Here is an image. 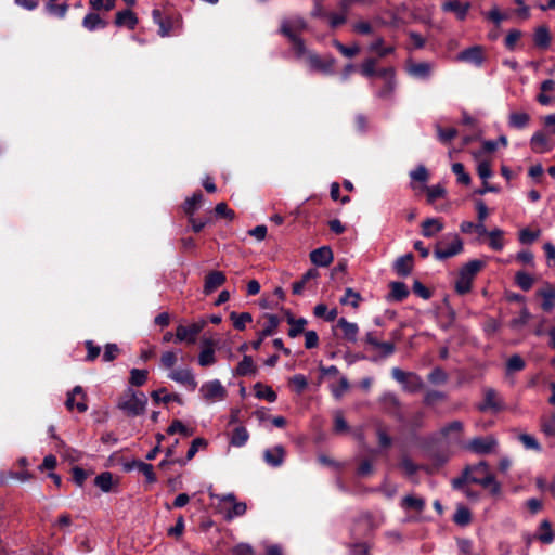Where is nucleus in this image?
<instances>
[{
  "label": "nucleus",
  "instance_id": "f257e3e1",
  "mask_svg": "<svg viewBox=\"0 0 555 555\" xmlns=\"http://www.w3.org/2000/svg\"><path fill=\"white\" fill-rule=\"evenodd\" d=\"M147 398L141 391L128 387L119 397L117 406L126 415L135 417L142 415L146 410Z\"/></svg>",
  "mask_w": 555,
  "mask_h": 555
},
{
  "label": "nucleus",
  "instance_id": "f03ea898",
  "mask_svg": "<svg viewBox=\"0 0 555 555\" xmlns=\"http://www.w3.org/2000/svg\"><path fill=\"white\" fill-rule=\"evenodd\" d=\"M307 28V23L301 16H292L281 22L280 33L285 36L293 46V51H302L305 46L300 34Z\"/></svg>",
  "mask_w": 555,
  "mask_h": 555
},
{
  "label": "nucleus",
  "instance_id": "7ed1b4c3",
  "mask_svg": "<svg viewBox=\"0 0 555 555\" xmlns=\"http://www.w3.org/2000/svg\"><path fill=\"white\" fill-rule=\"evenodd\" d=\"M297 60L306 63L308 68L312 72H320L323 74H331L335 64V60L332 56L321 59L317 53L309 50L306 44L302 47V51L299 49L294 52Z\"/></svg>",
  "mask_w": 555,
  "mask_h": 555
},
{
  "label": "nucleus",
  "instance_id": "20e7f679",
  "mask_svg": "<svg viewBox=\"0 0 555 555\" xmlns=\"http://www.w3.org/2000/svg\"><path fill=\"white\" fill-rule=\"evenodd\" d=\"M485 264V261L475 259L468 261L460 269L455 282V291L457 294L464 295L472 291L473 281Z\"/></svg>",
  "mask_w": 555,
  "mask_h": 555
},
{
  "label": "nucleus",
  "instance_id": "39448f33",
  "mask_svg": "<svg viewBox=\"0 0 555 555\" xmlns=\"http://www.w3.org/2000/svg\"><path fill=\"white\" fill-rule=\"evenodd\" d=\"M463 251V241L455 233L444 235L435 245L434 256L438 260L452 258Z\"/></svg>",
  "mask_w": 555,
  "mask_h": 555
},
{
  "label": "nucleus",
  "instance_id": "423d86ee",
  "mask_svg": "<svg viewBox=\"0 0 555 555\" xmlns=\"http://www.w3.org/2000/svg\"><path fill=\"white\" fill-rule=\"evenodd\" d=\"M478 470H482L483 476L474 475L472 477H466V481L480 485L483 488H488L492 491V493H499L500 485L496 482L493 474L490 473L489 465L486 462H480L475 465V472Z\"/></svg>",
  "mask_w": 555,
  "mask_h": 555
},
{
  "label": "nucleus",
  "instance_id": "0eeeda50",
  "mask_svg": "<svg viewBox=\"0 0 555 555\" xmlns=\"http://www.w3.org/2000/svg\"><path fill=\"white\" fill-rule=\"evenodd\" d=\"M199 393L205 401L216 402L225 399L227 389L219 379H212L201 386Z\"/></svg>",
  "mask_w": 555,
  "mask_h": 555
},
{
  "label": "nucleus",
  "instance_id": "6e6552de",
  "mask_svg": "<svg viewBox=\"0 0 555 555\" xmlns=\"http://www.w3.org/2000/svg\"><path fill=\"white\" fill-rule=\"evenodd\" d=\"M478 409L481 412L491 411L496 413L504 409V402L493 388L488 387L483 389V401L479 404Z\"/></svg>",
  "mask_w": 555,
  "mask_h": 555
},
{
  "label": "nucleus",
  "instance_id": "1a4fd4ad",
  "mask_svg": "<svg viewBox=\"0 0 555 555\" xmlns=\"http://www.w3.org/2000/svg\"><path fill=\"white\" fill-rule=\"evenodd\" d=\"M378 77L384 80V85L377 92L380 99H389L396 89V73L392 67L382 68L378 70Z\"/></svg>",
  "mask_w": 555,
  "mask_h": 555
},
{
  "label": "nucleus",
  "instance_id": "9d476101",
  "mask_svg": "<svg viewBox=\"0 0 555 555\" xmlns=\"http://www.w3.org/2000/svg\"><path fill=\"white\" fill-rule=\"evenodd\" d=\"M486 60L485 49L481 46H473L457 54L456 61L473 64L480 67Z\"/></svg>",
  "mask_w": 555,
  "mask_h": 555
},
{
  "label": "nucleus",
  "instance_id": "9b49d317",
  "mask_svg": "<svg viewBox=\"0 0 555 555\" xmlns=\"http://www.w3.org/2000/svg\"><path fill=\"white\" fill-rule=\"evenodd\" d=\"M498 446V441L492 436L476 437L472 439L466 448L477 454H489L494 451Z\"/></svg>",
  "mask_w": 555,
  "mask_h": 555
},
{
  "label": "nucleus",
  "instance_id": "f8f14e48",
  "mask_svg": "<svg viewBox=\"0 0 555 555\" xmlns=\"http://www.w3.org/2000/svg\"><path fill=\"white\" fill-rule=\"evenodd\" d=\"M168 377L171 380L186 387L190 391H194L197 388V382L191 369L184 367L172 370L168 374Z\"/></svg>",
  "mask_w": 555,
  "mask_h": 555
},
{
  "label": "nucleus",
  "instance_id": "ddd939ff",
  "mask_svg": "<svg viewBox=\"0 0 555 555\" xmlns=\"http://www.w3.org/2000/svg\"><path fill=\"white\" fill-rule=\"evenodd\" d=\"M65 405L69 411L74 409H77L79 413L87 411L86 393L80 386H76L72 392L67 395Z\"/></svg>",
  "mask_w": 555,
  "mask_h": 555
},
{
  "label": "nucleus",
  "instance_id": "4468645a",
  "mask_svg": "<svg viewBox=\"0 0 555 555\" xmlns=\"http://www.w3.org/2000/svg\"><path fill=\"white\" fill-rule=\"evenodd\" d=\"M392 377L400 384H405L406 380L411 382V386H406L408 391H417L422 388L423 382L421 377L414 373H409L400 370L399 367H393L391 371Z\"/></svg>",
  "mask_w": 555,
  "mask_h": 555
},
{
  "label": "nucleus",
  "instance_id": "2eb2a0df",
  "mask_svg": "<svg viewBox=\"0 0 555 555\" xmlns=\"http://www.w3.org/2000/svg\"><path fill=\"white\" fill-rule=\"evenodd\" d=\"M216 341L214 339H204L202 341V350L198 354V364L202 367L214 365L217 362Z\"/></svg>",
  "mask_w": 555,
  "mask_h": 555
},
{
  "label": "nucleus",
  "instance_id": "dca6fc26",
  "mask_svg": "<svg viewBox=\"0 0 555 555\" xmlns=\"http://www.w3.org/2000/svg\"><path fill=\"white\" fill-rule=\"evenodd\" d=\"M555 143L543 131H535L530 139V147L537 154L552 151Z\"/></svg>",
  "mask_w": 555,
  "mask_h": 555
},
{
  "label": "nucleus",
  "instance_id": "f3484780",
  "mask_svg": "<svg viewBox=\"0 0 555 555\" xmlns=\"http://www.w3.org/2000/svg\"><path fill=\"white\" fill-rule=\"evenodd\" d=\"M225 509V518L231 520L234 517L242 516L246 513V504L244 502H236L233 494H228L222 498Z\"/></svg>",
  "mask_w": 555,
  "mask_h": 555
},
{
  "label": "nucleus",
  "instance_id": "a211bd4d",
  "mask_svg": "<svg viewBox=\"0 0 555 555\" xmlns=\"http://www.w3.org/2000/svg\"><path fill=\"white\" fill-rule=\"evenodd\" d=\"M333 251L327 246L317 248L310 254V260L312 261V263L319 267L330 266L333 261Z\"/></svg>",
  "mask_w": 555,
  "mask_h": 555
},
{
  "label": "nucleus",
  "instance_id": "6ab92c4d",
  "mask_svg": "<svg viewBox=\"0 0 555 555\" xmlns=\"http://www.w3.org/2000/svg\"><path fill=\"white\" fill-rule=\"evenodd\" d=\"M337 327L343 332V338L351 344L358 341L359 326L357 323L349 322L345 318L337 321Z\"/></svg>",
  "mask_w": 555,
  "mask_h": 555
},
{
  "label": "nucleus",
  "instance_id": "aec40b11",
  "mask_svg": "<svg viewBox=\"0 0 555 555\" xmlns=\"http://www.w3.org/2000/svg\"><path fill=\"white\" fill-rule=\"evenodd\" d=\"M285 457V449L282 446H275L267 449L263 452L266 463L273 467H279L283 464Z\"/></svg>",
  "mask_w": 555,
  "mask_h": 555
},
{
  "label": "nucleus",
  "instance_id": "412c9836",
  "mask_svg": "<svg viewBox=\"0 0 555 555\" xmlns=\"http://www.w3.org/2000/svg\"><path fill=\"white\" fill-rule=\"evenodd\" d=\"M68 1L69 0H48L44 9L48 14L59 18H64L69 8Z\"/></svg>",
  "mask_w": 555,
  "mask_h": 555
},
{
  "label": "nucleus",
  "instance_id": "4be33fe9",
  "mask_svg": "<svg viewBox=\"0 0 555 555\" xmlns=\"http://www.w3.org/2000/svg\"><path fill=\"white\" fill-rule=\"evenodd\" d=\"M199 331L201 326L196 324L191 326L179 325L176 331V339L177 341H188L193 344Z\"/></svg>",
  "mask_w": 555,
  "mask_h": 555
},
{
  "label": "nucleus",
  "instance_id": "5701e85b",
  "mask_svg": "<svg viewBox=\"0 0 555 555\" xmlns=\"http://www.w3.org/2000/svg\"><path fill=\"white\" fill-rule=\"evenodd\" d=\"M225 282V275L221 271H212L207 274L204 284V293L211 294Z\"/></svg>",
  "mask_w": 555,
  "mask_h": 555
},
{
  "label": "nucleus",
  "instance_id": "b1692460",
  "mask_svg": "<svg viewBox=\"0 0 555 555\" xmlns=\"http://www.w3.org/2000/svg\"><path fill=\"white\" fill-rule=\"evenodd\" d=\"M422 235L425 237H434L444 228L443 222L439 218H427L422 224Z\"/></svg>",
  "mask_w": 555,
  "mask_h": 555
},
{
  "label": "nucleus",
  "instance_id": "393cba45",
  "mask_svg": "<svg viewBox=\"0 0 555 555\" xmlns=\"http://www.w3.org/2000/svg\"><path fill=\"white\" fill-rule=\"evenodd\" d=\"M469 8V3H462L459 0H450L442 4L443 11L455 13L456 17L461 21L466 18Z\"/></svg>",
  "mask_w": 555,
  "mask_h": 555
},
{
  "label": "nucleus",
  "instance_id": "a878e982",
  "mask_svg": "<svg viewBox=\"0 0 555 555\" xmlns=\"http://www.w3.org/2000/svg\"><path fill=\"white\" fill-rule=\"evenodd\" d=\"M538 296L542 297V309L551 311L555 307V287L546 284L544 287L537 292Z\"/></svg>",
  "mask_w": 555,
  "mask_h": 555
},
{
  "label": "nucleus",
  "instance_id": "bb28decb",
  "mask_svg": "<svg viewBox=\"0 0 555 555\" xmlns=\"http://www.w3.org/2000/svg\"><path fill=\"white\" fill-rule=\"evenodd\" d=\"M107 22L93 12L88 13L82 20V26L89 31L105 28Z\"/></svg>",
  "mask_w": 555,
  "mask_h": 555
},
{
  "label": "nucleus",
  "instance_id": "cd10ccee",
  "mask_svg": "<svg viewBox=\"0 0 555 555\" xmlns=\"http://www.w3.org/2000/svg\"><path fill=\"white\" fill-rule=\"evenodd\" d=\"M115 24L117 26H127L129 29H134L138 24V18L131 10H124L117 12Z\"/></svg>",
  "mask_w": 555,
  "mask_h": 555
},
{
  "label": "nucleus",
  "instance_id": "c85d7f7f",
  "mask_svg": "<svg viewBox=\"0 0 555 555\" xmlns=\"http://www.w3.org/2000/svg\"><path fill=\"white\" fill-rule=\"evenodd\" d=\"M257 367L250 356H244L242 361L237 364L234 374L237 376L255 375Z\"/></svg>",
  "mask_w": 555,
  "mask_h": 555
},
{
  "label": "nucleus",
  "instance_id": "c756f323",
  "mask_svg": "<svg viewBox=\"0 0 555 555\" xmlns=\"http://www.w3.org/2000/svg\"><path fill=\"white\" fill-rule=\"evenodd\" d=\"M413 268V255L406 254L399 257L395 262V270L401 276H406L411 273Z\"/></svg>",
  "mask_w": 555,
  "mask_h": 555
},
{
  "label": "nucleus",
  "instance_id": "7c9ffc66",
  "mask_svg": "<svg viewBox=\"0 0 555 555\" xmlns=\"http://www.w3.org/2000/svg\"><path fill=\"white\" fill-rule=\"evenodd\" d=\"M530 115L525 112H512L508 115V126L515 129H524L529 125Z\"/></svg>",
  "mask_w": 555,
  "mask_h": 555
},
{
  "label": "nucleus",
  "instance_id": "2f4dec72",
  "mask_svg": "<svg viewBox=\"0 0 555 555\" xmlns=\"http://www.w3.org/2000/svg\"><path fill=\"white\" fill-rule=\"evenodd\" d=\"M533 40L537 47L546 49L551 43V35L546 26H539L533 36Z\"/></svg>",
  "mask_w": 555,
  "mask_h": 555
},
{
  "label": "nucleus",
  "instance_id": "473e14b6",
  "mask_svg": "<svg viewBox=\"0 0 555 555\" xmlns=\"http://www.w3.org/2000/svg\"><path fill=\"white\" fill-rule=\"evenodd\" d=\"M319 276V272L315 269H309L301 278L300 281H297L293 284V293L299 295L302 293L306 285L312 281L317 280Z\"/></svg>",
  "mask_w": 555,
  "mask_h": 555
},
{
  "label": "nucleus",
  "instance_id": "72a5a7b5",
  "mask_svg": "<svg viewBox=\"0 0 555 555\" xmlns=\"http://www.w3.org/2000/svg\"><path fill=\"white\" fill-rule=\"evenodd\" d=\"M409 295V289L406 285L402 282H392L390 283V294L389 299L401 301L406 298Z\"/></svg>",
  "mask_w": 555,
  "mask_h": 555
},
{
  "label": "nucleus",
  "instance_id": "f704fd0d",
  "mask_svg": "<svg viewBox=\"0 0 555 555\" xmlns=\"http://www.w3.org/2000/svg\"><path fill=\"white\" fill-rule=\"evenodd\" d=\"M254 389L257 398L267 400L268 402H274L278 398L270 386L262 385L261 383H257Z\"/></svg>",
  "mask_w": 555,
  "mask_h": 555
},
{
  "label": "nucleus",
  "instance_id": "c9c22d12",
  "mask_svg": "<svg viewBox=\"0 0 555 555\" xmlns=\"http://www.w3.org/2000/svg\"><path fill=\"white\" fill-rule=\"evenodd\" d=\"M408 72L410 75L417 78H427L431 73V66L429 63L422 62L412 64L409 66Z\"/></svg>",
  "mask_w": 555,
  "mask_h": 555
},
{
  "label": "nucleus",
  "instance_id": "e433bc0d",
  "mask_svg": "<svg viewBox=\"0 0 555 555\" xmlns=\"http://www.w3.org/2000/svg\"><path fill=\"white\" fill-rule=\"evenodd\" d=\"M401 506L404 509L422 512L425 507V501L414 495H405L401 501Z\"/></svg>",
  "mask_w": 555,
  "mask_h": 555
},
{
  "label": "nucleus",
  "instance_id": "4c0bfd02",
  "mask_svg": "<svg viewBox=\"0 0 555 555\" xmlns=\"http://www.w3.org/2000/svg\"><path fill=\"white\" fill-rule=\"evenodd\" d=\"M540 427L547 438H555V413L543 416L540 422Z\"/></svg>",
  "mask_w": 555,
  "mask_h": 555
},
{
  "label": "nucleus",
  "instance_id": "58836bf2",
  "mask_svg": "<svg viewBox=\"0 0 555 555\" xmlns=\"http://www.w3.org/2000/svg\"><path fill=\"white\" fill-rule=\"evenodd\" d=\"M151 397L152 399L156 402V403H159V402H170V401H177V402H181V399L179 397V395L177 393H168L167 390L165 388H160L158 390H155L151 393Z\"/></svg>",
  "mask_w": 555,
  "mask_h": 555
},
{
  "label": "nucleus",
  "instance_id": "ea45409f",
  "mask_svg": "<svg viewBox=\"0 0 555 555\" xmlns=\"http://www.w3.org/2000/svg\"><path fill=\"white\" fill-rule=\"evenodd\" d=\"M249 438L247 429L243 426H238L233 430L230 443L234 447H243Z\"/></svg>",
  "mask_w": 555,
  "mask_h": 555
},
{
  "label": "nucleus",
  "instance_id": "a19ab883",
  "mask_svg": "<svg viewBox=\"0 0 555 555\" xmlns=\"http://www.w3.org/2000/svg\"><path fill=\"white\" fill-rule=\"evenodd\" d=\"M504 232L501 229H493L488 233L489 245L494 250H502L504 247Z\"/></svg>",
  "mask_w": 555,
  "mask_h": 555
},
{
  "label": "nucleus",
  "instance_id": "79ce46f5",
  "mask_svg": "<svg viewBox=\"0 0 555 555\" xmlns=\"http://www.w3.org/2000/svg\"><path fill=\"white\" fill-rule=\"evenodd\" d=\"M313 314L317 318H322L326 321H334L337 317V309L328 310L325 304H318L313 309Z\"/></svg>",
  "mask_w": 555,
  "mask_h": 555
},
{
  "label": "nucleus",
  "instance_id": "37998d69",
  "mask_svg": "<svg viewBox=\"0 0 555 555\" xmlns=\"http://www.w3.org/2000/svg\"><path fill=\"white\" fill-rule=\"evenodd\" d=\"M369 50L371 52H375L379 57H385L388 54H391L395 49L393 47H384V39L382 37L376 38L370 46Z\"/></svg>",
  "mask_w": 555,
  "mask_h": 555
},
{
  "label": "nucleus",
  "instance_id": "c03bdc74",
  "mask_svg": "<svg viewBox=\"0 0 555 555\" xmlns=\"http://www.w3.org/2000/svg\"><path fill=\"white\" fill-rule=\"evenodd\" d=\"M202 199L203 194L201 192L194 193L191 197L186 198L183 204L184 212L189 216H193Z\"/></svg>",
  "mask_w": 555,
  "mask_h": 555
},
{
  "label": "nucleus",
  "instance_id": "a18cd8bd",
  "mask_svg": "<svg viewBox=\"0 0 555 555\" xmlns=\"http://www.w3.org/2000/svg\"><path fill=\"white\" fill-rule=\"evenodd\" d=\"M288 323L291 325V328L288 330V336L294 338L304 333L307 320L304 318L294 319L293 317H289Z\"/></svg>",
  "mask_w": 555,
  "mask_h": 555
},
{
  "label": "nucleus",
  "instance_id": "49530a36",
  "mask_svg": "<svg viewBox=\"0 0 555 555\" xmlns=\"http://www.w3.org/2000/svg\"><path fill=\"white\" fill-rule=\"evenodd\" d=\"M95 485L104 492H108L113 486V475L109 472H104L95 477Z\"/></svg>",
  "mask_w": 555,
  "mask_h": 555
},
{
  "label": "nucleus",
  "instance_id": "de8ad7c7",
  "mask_svg": "<svg viewBox=\"0 0 555 555\" xmlns=\"http://www.w3.org/2000/svg\"><path fill=\"white\" fill-rule=\"evenodd\" d=\"M147 371L146 370H139V369H132L130 371V379L129 383L132 386H143L147 380Z\"/></svg>",
  "mask_w": 555,
  "mask_h": 555
},
{
  "label": "nucleus",
  "instance_id": "09e8293b",
  "mask_svg": "<svg viewBox=\"0 0 555 555\" xmlns=\"http://www.w3.org/2000/svg\"><path fill=\"white\" fill-rule=\"evenodd\" d=\"M231 320L233 321L234 327L242 331L245 328L247 323L251 322V315L248 312H243V313L232 312Z\"/></svg>",
  "mask_w": 555,
  "mask_h": 555
},
{
  "label": "nucleus",
  "instance_id": "8fccbe9b",
  "mask_svg": "<svg viewBox=\"0 0 555 555\" xmlns=\"http://www.w3.org/2000/svg\"><path fill=\"white\" fill-rule=\"evenodd\" d=\"M266 320V325L260 332L262 334V337L271 336L275 332L280 323L279 318L274 314H267Z\"/></svg>",
  "mask_w": 555,
  "mask_h": 555
},
{
  "label": "nucleus",
  "instance_id": "3c124183",
  "mask_svg": "<svg viewBox=\"0 0 555 555\" xmlns=\"http://www.w3.org/2000/svg\"><path fill=\"white\" fill-rule=\"evenodd\" d=\"M526 366L524 359L519 354H513L506 362L507 373L522 371Z\"/></svg>",
  "mask_w": 555,
  "mask_h": 555
},
{
  "label": "nucleus",
  "instance_id": "603ef678",
  "mask_svg": "<svg viewBox=\"0 0 555 555\" xmlns=\"http://www.w3.org/2000/svg\"><path fill=\"white\" fill-rule=\"evenodd\" d=\"M538 538L541 542L546 544L551 543L554 540L551 524L547 520L541 522Z\"/></svg>",
  "mask_w": 555,
  "mask_h": 555
},
{
  "label": "nucleus",
  "instance_id": "864d4df0",
  "mask_svg": "<svg viewBox=\"0 0 555 555\" xmlns=\"http://www.w3.org/2000/svg\"><path fill=\"white\" fill-rule=\"evenodd\" d=\"M519 441L522 443V446L528 450H534L537 452H541L542 448L541 444L538 442V440L529 434H520L518 436Z\"/></svg>",
  "mask_w": 555,
  "mask_h": 555
},
{
  "label": "nucleus",
  "instance_id": "5fc2aeb1",
  "mask_svg": "<svg viewBox=\"0 0 555 555\" xmlns=\"http://www.w3.org/2000/svg\"><path fill=\"white\" fill-rule=\"evenodd\" d=\"M452 171L456 176L457 182L464 185L470 184V176L465 171L463 164L454 163Z\"/></svg>",
  "mask_w": 555,
  "mask_h": 555
},
{
  "label": "nucleus",
  "instance_id": "6e6d98bb",
  "mask_svg": "<svg viewBox=\"0 0 555 555\" xmlns=\"http://www.w3.org/2000/svg\"><path fill=\"white\" fill-rule=\"evenodd\" d=\"M377 61L375 59H367L361 64L360 72L366 77L371 78L373 76H378V70H376Z\"/></svg>",
  "mask_w": 555,
  "mask_h": 555
},
{
  "label": "nucleus",
  "instance_id": "4d7b16f0",
  "mask_svg": "<svg viewBox=\"0 0 555 555\" xmlns=\"http://www.w3.org/2000/svg\"><path fill=\"white\" fill-rule=\"evenodd\" d=\"M360 300V294L354 292L352 288H347L345 291V295L340 298V302L343 305H350L353 308H357L359 306Z\"/></svg>",
  "mask_w": 555,
  "mask_h": 555
},
{
  "label": "nucleus",
  "instance_id": "13d9d810",
  "mask_svg": "<svg viewBox=\"0 0 555 555\" xmlns=\"http://www.w3.org/2000/svg\"><path fill=\"white\" fill-rule=\"evenodd\" d=\"M425 189L427 192V201L430 204L446 195V189L441 184L426 186Z\"/></svg>",
  "mask_w": 555,
  "mask_h": 555
},
{
  "label": "nucleus",
  "instance_id": "bf43d9fd",
  "mask_svg": "<svg viewBox=\"0 0 555 555\" xmlns=\"http://www.w3.org/2000/svg\"><path fill=\"white\" fill-rule=\"evenodd\" d=\"M453 520L460 526H466L470 521V512L464 506H459L453 516Z\"/></svg>",
  "mask_w": 555,
  "mask_h": 555
},
{
  "label": "nucleus",
  "instance_id": "052dcab7",
  "mask_svg": "<svg viewBox=\"0 0 555 555\" xmlns=\"http://www.w3.org/2000/svg\"><path fill=\"white\" fill-rule=\"evenodd\" d=\"M333 46L346 57H353L360 51V48L358 44H353L351 47H346L343 43H340L338 40H334Z\"/></svg>",
  "mask_w": 555,
  "mask_h": 555
},
{
  "label": "nucleus",
  "instance_id": "680f3d73",
  "mask_svg": "<svg viewBox=\"0 0 555 555\" xmlns=\"http://www.w3.org/2000/svg\"><path fill=\"white\" fill-rule=\"evenodd\" d=\"M116 0H89L90 7L95 11L108 12L114 9Z\"/></svg>",
  "mask_w": 555,
  "mask_h": 555
},
{
  "label": "nucleus",
  "instance_id": "e2e57ef3",
  "mask_svg": "<svg viewBox=\"0 0 555 555\" xmlns=\"http://www.w3.org/2000/svg\"><path fill=\"white\" fill-rule=\"evenodd\" d=\"M437 134L440 142L446 144L456 137L457 131L455 128L443 129L440 126H437Z\"/></svg>",
  "mask_w": 555,
  "mask_h": 555
},
{
  "label": "nucleus",
  "instance_id": "0e129e2a",
  "mask_svg": "<svg viewBox=\"0 0 555 555\" xmlns=\"http://www.w3.org/2000/svg\"><path fill=\"white\" fill-rule=\"evenodd\" d=\"M167 433L169 435L179 433L186 437H189L193 434L192 430H190L181 421H178V420H176L171 423V425L167 429Z\"/></svg>",
  "mask_w": 555,
  "mask_h": 555
},
{
  "label": "nucleus",
  "instance_id": "69168bd1",
  "mask_svg": "<svg viewBox=\"0 0 555 555\" xmlns=\"http://www.w3.org/2000/svg\"><path fill=\"white\" fill-rule=\"evenodd\" d=\"M516 282L524 291H529L533 285V278L526 272H518L516 274Z\"/></svg>",
  "mask_w": 555,
  "mask_h": 555
},
{
  "label": "nucleus",
  "instance_id": "338daca9",
  "mask_svg": "<svg viewBox=\"0 0 555 555\" xmlns=\"http://www.w3.org/2000/svg\"><path fill=\"white\" fill-rule=\"evenodd\" d=\"M178 361V354L173 351H166L160 357V364L165 369H172Z\"/></svg>",
  "mask_w": 555,
  "mask_h": 555
},
{
  "label": "nucleus",
  "instance_id": "774afa93",
  "mask_svg": "<svg viewBox=\"0 0 555 555\" xmlns=\"http://www.w3.org/2000/svg\"><path fill=\"white\" fill-rule=\"evenodd\" d=\"M232 555H255V550L248 543H240L233 547Z\"/></svg>",
  "mask_w": 555,
  "mask_h": 555
}]
</instances>
